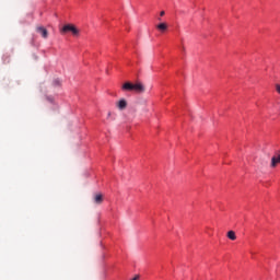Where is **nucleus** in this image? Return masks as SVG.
I'll return each mask as SVG.
<instances>
[{"instance_id":"nucleus-6","label":"nucleus","mask_w":280,"mask_h":280,"mask_svg":"<svg viewBox=\"0 0 280 280\" xmlns=\"http://www.w3.org/2000/svg\"><path fill=\"white\" fill-rule=\"evenodd\" d=\"M280 164V154L277 156V155H273L271 158V164H270V167H277V165Z\"/></svg>"},{"instance_id":"nucleus-2","label":"nucleus","mask_w":280,"mask_h":280,"mask_svg":"<svg viewBox=\"0 0 280 280\" xmlns=\"http://www.w3.org/2000/svg\"><path fill=\"white\" fill-rule=\"evenodd\" d=\"M68 32H71L73 36H80V30H78V27H75L73 24L63 25L61 28V34H68Z\"/></svg>"},{"instance_id":"nucleus-11","label":"nucleus","mask_w":280,"mask_h":280,"mask_svg":"<svg viewBox=\"0 0 280 280\" xmlns=\"http://www.w3.org/2000/svg\"><path fill=\"white\" fill-rule=\"evenodd\" d=\"M132 280H139V276H136Z\"/></svg>"},{"instance_id":"nucleus-8","label":"nucleus","mask_w":280,"mask_h":280,"mask_svg":"<svg viewBox=\"0 0 280 280\" xmlns=\"http://www.w3.org/2000/svg\"><path fill=\"white\" fill-rule=\"evenodd\" d=\"M228 237H229V240H232V242H235V240H237V236L235 235L234 231H229Z\"/></svg>"},{"instance_id":"nucleus-3","label":"nucleus","mask_w":280,"mask_h":280,"mask_svg":"<svg viewBox=\"0 0 280 280\" xmlns=\"http://www.w3.org/2000/svg\"><path fill=\"white\" fill-rule=\"evenodd\" d=\"M36 32L37 34H40V36L44 38H47L49 36V32L47 31V28H45V26H37Z\"/></svg>"},{"instance_id":"nucleus-7","label":"nucleus","mask_w":280,"mask_h":280,"mask_svg":"<svg viewBox=\"0 0 280 280\" xmlns=\"http://www.w3.org/2000/svg\"><path fill=\"white\" fill-rule=\"evenodd\" d=\"M156 30H159L160 32H167V23L158 24Z\"/></svg>"},{"instance_id":"nucleus-9","label":"nucleus","mask_w":280,"mask_h":280,"mask_svg":"<svg viewBox=\"0 0 280 280\" xmlns=\"http://www.w3.org/2000/svg\"><path fill=\"white\" fill-rule=\"evenodd\" d=\"M52 84H54V86H60L61 81H60L59 79H55V80L52 81Z\"/></svg>"},{"instance_id":"nucleus-5","label":"nucleus","mask_w":280,"mask_h":280,"mask_svg":"<svg viewBox=\"0 0 280 280\" xmlns=\"http://www.w3.org/2000/svg\"><path fill=\"white\" fill-rule=\"evenodd\" d=\"M94 202H95V205H102L104 202V195L95 194L94 195Z\"/></svg>"},{"instance_id":"nucleus-1","label":"nucleus","mask_w":280,"mask_h":280,"mask_svg":"<svg viewBox=\"0 0 280 280\" xmlns=\"http://www.w3.org/2000/svg\"><path fill=\"white\" fill-rule=\"evenodd\" d=\"M121 89L122 91H135V93H145V85H143V83L141 82H138V83L126 82Z\"/></svg>"},{"instance_id":"nucleus-4","label":"nucleus","mask_w":280,"mask_h":280,"mask_svg":"<svg viewBox=\"0 0 280 280\" xmlns=\"http://www.w3.org/2000/svg\"><path fill=\"white\" fill-rule=\"evenodd\" d=\"M116 106L119 110H126V108H128V102L126 98H122L116 103Z\"/></svg>"},{"instance_id":"nucleus-10","label":"nucleus","mask_w":280,"mask_h":280,"mask_svg":"<svg viewBox=\"0 0 280 280\" xmlns=\"http://www.w3.org/2000/svg\"><path fill=\"white\" fill-rule=\"evenodd\" d=\"M160 16H165V11H161Z\"/></svg>"}]
</instances>
